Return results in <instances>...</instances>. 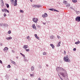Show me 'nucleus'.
<instances>
[{"mask_svg": "<svg viewBox=\"0 0 80 80\" xmlns=\"http://www.w3.org/2000/svg\"><path fill=\"white\" fill-rule=\"evenodd\" d=\"M64 61L66 62H70V59L68 58V57H64Z\"/></svg>", "mask_w": 80, "mask_h": 80, "instance_id": "nucleus-1", "label": "nucleus"}, {"mask_svg": "<svg viewBox=\"0 0 80 80\" xmlns=\"http://www.w3.org/2000/svg\"><path fill=\"white\" fill-rule=\"evenodd\" d=\"M32 7H34V8H40V7H42V6L41 5H36L33 4L32 5Z\"/></svg>", "mask_w": 80, "mask_h": 80, "instance_id": "nucleus-2", "label": "nucleus"}, {"mask_svg": "<svg viewBox=\"0 0 80 80\" xmlns=\"http://www.w3.org/2000/svg\"><path fill=\"white\" fill-rule=\"evenodd\" d=\"M38 21V19L37 18H33L32 19V21L36 23H37V22Z\"/></svg>", "mask_w": 80, "mask_h": 80, "instance_id": "nucleus-3", "label": "nucleus"}, {"mask_svg": "<svg viewBox=\"0 0 80 80\" xmlns=\"http://www.w3.org/2000/svg\"><path fill=\"white\" fill-rule=\"evenodd\" d=\"M66 73H67V72H64V73L63 72H61L60 73V75H61L62 76V77H65V75Z\"/></svg>", "mask_w": 80, "mask_h": 80, "instance_id": "nucleus-4", "label": "nucleus"}, {"mask_svg": "<svg viewBox=\"0 0 80 80\" xmlns=\"http://www.w3.org/2000/svg\"><path fill=\"white\" fill-rule=\"evenodd\" d=\"M76 21H78V22H80V17L78 16L75 18Z\"/></svg>", "mask_w": 80, "mask_h": 80, "instance_id": "nucleus-5", "label": "nucleus"}, {"mask_svg": "<svg viewBox=\"0 0 80 80\" xmlns=\"http://www.w3.org/2000/svg\"><path fill=\"white\" fill-rule=\"evenodd\" d=\"M32 27L34 29H35V30H37V28H36V26H35V24H33L32 25Z\"/></svg>", "mask_w": 80, "mask_h": 80, "instance_id": "nucleus-6", "label": "nucleus"}, {"mask_svg": "<svg viewBox=\"0 0 80 80\" xmlns=\"http://www.w3.org/2000/svg\"><path fill=\"white\" fill-rule=\"evenodd\" d=\"M23 48H25V49H27L28 48V45H24L23 47Z\"/></svg>", "mask_w": 80, "mask_h": 80, "instance_id": "nucleus-7", "label": "nucleus"}, {"mask_svg": "<svg viewBox=\"0 0 80 80\" xmlns=\"http://www.w3.org/2000/svg\"><path fill=\"white\" fill-rule=\"evenodd\" d=\"M34 36H35L36 38H37L38 40H40V38L37 36V34H35Z\"/></svg>", "mask_w": 80, "mask_h": 80, "instance_id": "nucleus-8", "label": "nucleus"}, {"mask_svg": "<svg viewBox=\"0 0 80 80\" xmlns=\"http://www.w3.org/2000/svg\"><path fill=\"white\" fill-rule=\"evenodd\" d=\"M8 48L7 47H5L3 49V51H5V50H8Z\"/></svg>", "mask_w": 80, "mask_h": 80, "instance_id": "nucleus-9", "label": "nucleus"}, {"mask_svg": "<svg viewBox=\"0 0 80 80\" xmlns=\"http://www.w3.org/2000/svg\"><path fill=\"white\" fill-rule=\"evenodd\" d=\"M61 68V67H58L57 68H56V70L57 71L60 70Z\"/></svg>", "mask_w": 80, "mask_h": 80, "instance_id": "nucleus-10", "label": "nucleus"}, {"mask_svg": "<svg viewBox=\"0 0 80 80\" xmlns=\"http://www.w3.org/2000/svg\"><path fill=\"white\" fill-rule=\"evenodd\" d=\"M12 39V37H9L8 38H6L7 40H11V39Z\"/></svg>", "mask_w": 80, "mask_h": 80, "instance_id": "nucleus-11", "label": "nucleus"}, {"mask_svg": "<svg viewBox=\"0 0 80 80\" xmlns=\"http://www.w3.org/2000/svg\"><path fill=\"white\" fill-rule=\"evenodd\" d=\"M60 70H62V71H64V72H66V70H65L62 68H61Z\"/></svg>", "mask_w": 80, "mask_h": 80, "instance_id": "nucleus-12", "label": "nucleus"}, {"mask_svg": "<svg viewBox=\"0 0 80 80\" xmlns=\"http://www.w3.org/2000/svg\"><path fill=\"white\" fill-rule=\"evenodd\" d=\"M50 38L51 39H53V38H55V36H53V35L52 36L50 37Z\"/></svg>", "mask_w": 80, "mask_h": 80, "instance_id": "nucleus-13", "label": "nucleus"}, {"mask_svg": "<svg viewBox=\"0 0 80 80\" xmlns=\"http://www.w3.org/2000/svg\"><path fill=\"white\" fill-rule=\"evenodd\" d=\"M24 62H28V60L27 59L26 57L24 58Z\"/></svg>", "mask_w": 80, "mask_h": 80, "instance_id": "nucleus-14", "label": "nucleus"}, {"mask_svg": "<svg viewBox=\"0 0 80 80\" xmlns=\"http://www.w3.org/2000/svg\"><path fill=\"white\" fill-rule=\"evenodd\" d=\"M50 46L52 47V48H53V49H54V48H55V46L53 45V44H50Z\"/></svg>", "mask_w": 80, "mask_h": 80, "instance_id": "nucleus-15", "label": "nucleus"}, {"mask_svg": "<svg viewBox=\"0 0 80 80\" xmlns=\"http://www.w3.org/2000/svg\"><path fill=\"white\" fill-rule=\"evenodd\" d=\"M11 63H12V64H14V65H16V63H15V62L12 61V60H11Z\"/></svg>", "mask_w": 80, "mask_h": 80, "instance_id": "nucleus-16", "label": "nucleus"}, {"mask_svg": "<svg viewBox=\"0 0 80 80\" xmlns=\"http://www.w3.org/2000/svg\"><path fill=\"white\" fill-rule=\"evenodd\" d=\"M66 5V6L67 7H70V4L67 3Z\"/></svg>", "mask_w": 80, "mask_h": 80, "instance_id": "nucleus-17", "label": "nucleus"}, {"mask_svg": "<svg viewBox=\"0 0 80 80\" xmlns=\"http://www.w3.org/2000/svg\"><path fill=\"white\" fill-rule=\"evenodd\" d=\"M1 5L2 7H3V6H4V2H3V1L2 2V3L1 4Z\"/></svg>", "mask_w": 80, "mask_h": 80, "instance_id": "nucleus-18", "label": "nucleus"}, {"mask_svg": "<svg viewBox=\"0 0 80 80\" xmlns=\"http://www.w3.org/2000/svg\"><path fill=\"white\" fill-rule=\"evenodd\" d=\"M31 71H33L34 70V67L32 66L31 68Z\"/></svg>", "mask_w": 80, "mask_h": 80, "instance_id": "nucleus-19", "label": "nucleus"}, {"mask_svg": "<svg viewBox=\"0 0 80 80\" xmlns=\"http://www.w3.org/2000/svg\"><path fill=\"white\" fill-rule=\"evenodd\" d=\"M76 13L77 15L79 14L80 13V11H76Z\"/></svg>", "mask_w": 80, "mask_h": 80, "instance_id": "nucleus-20", "label": "nucleus"}, {"mask_svg": "<svg viewBox=\"0 0 80 80\" xmlns=\"http://www.w3.org/2000/svg\"><path fill=\"white\" fill-rule=\"evenodd\" d=\"M61 42H59L58 44V47H60V43Z\"/></svg>", "mask_w": 80, "mask_h": 80, "instance_id": "nucleus-21", "label": "nucleus"}, {"mask_svg": "<svg viewBox=\"0 0 80 80\" xmlns=\"http://www.w3.org/2000/svg\"><path fill=\"white\" fill-rule=\"evenodd\" d=\"M53 11H54V12H59V11L57 10L56 9H53Z\"/></svg>", "mask_w": 80, "mask_h": 80, "instance_id": "nucleus-22", "label": "nucleus"}, {"mask_svg": "<svg viewBox=\"0 0 80 80\" xmlns=\"http://www.w3.org/2000/svg\"><path fill=\"white\" fill-rule=\"evenodd\" d=\"M79 43H80V41H78L75 42V44H76L77 45L79 44Z\"/></svg>", "mask_w": 80, "mask_h": 80, "instance_id": "nucleus-23", "label": "nucleus"}, {"mask_svg": "<svg viewBox=\"0 0 80 80\" xmlns=\"http://www.w3.org/2000/svg\"><path fill=\"white\" fill-rule=\"evenodd\" d=\"M7 75L6 74V76L5 77H7L6 79L7 80H8L9 79V76H7Z\"/></svg>", "mask_w": 80, "mask_h": 80, "instance_id": "nucleus-24", "label": "nucleus"}, {"mask_svg": "<svg viewBox=\"0 0 80 80\" xmlns=\"http://www.w3.org/2000/svg\"><path fill=\"white\" fill-rule=\"evenodd\" d=\"M63 3L64 4H67V1H64Z\"/></svg>", "mask_w": 80, "mask_h": 80, "instance_id": "nucleus-25", "label": "nucleus"}, {"mask_svg": "<svg viewBox=\"0 0 80 80\" xmlns=\"http://www.w3.org/2000/svg\"><path fill=\"white\" fill-rule=\"evenodd\" d=\"M44 15L45 16V17H48V15L46 13H44Z\"/></svg>", "mask_w": 80, "mask_h": 80, "instance_id": "nucleus-26", "label": "nucleus"}, {"mask_svg": "<svg viewBox=\"0 0 80 80\" xmlns=\"http://www.w3.org/2000/svg\"><path fill=\"white\" fill-rule=\"evenodd\" d=\"M72 2H73L74 3H76V2H77V0H72Z\"/></svg>", "mask_w": 80, "mask_h": 80, "instance_id": "nucleus-27", "label": "nucleus"}, {"mask_svg": "<svg viewBox=\"0 0 80 80\" xmlns=\"http://www.w3.org/2000/svg\"><path fill=\"white\" fill-rule=\"evenodd\" d=\"M25 50H26V52H29L30 51V49H26Z\"/></svg>", "mask_w": 80, "mask_h": 80, "instance_id": "nucleus-28", "label": "nucleus"}, {"mask_svg": "<svg viewBox=\"0 0 80 80\" xmlns=\"http://www.w3.org/2000/svg\"><path fill=\"white\" fill-rule=\"evenodd\" d=\"M20 12L21 13H23V12H24V11L22 10H20Z\"/></svg>", "mask_w": 80, "mask_h": 80, "instance_id": "nucleus-29", "label": "nucleus"}, {"mask_svg": "<svg viewBox=\"0 0 80 80\" xmlns=\"http://www.w3.org/2000/svg\"><path fill=\"white\" fill-rule=\"evenodd\" d=\"M49 10H51V11H53V8L49 9Z\"/></svg>", "mask_w": 80, "mask_h": 80, "instance_id": "nucleus-30", "label": "nucleus"}, {"mask_svg": "<svg viewBox=\"0 0 80 80\" xmlns=\"http://www.w3.org/2000/svg\"><path fill=\"white\" fill-rule=\"evenodd\" d=\"M34 76V75H33V74H30V77H33Z\"/></svg>", "mask_w": 80, "mask_h": 80, "instance_id": "nucleus-31", "label": "nucleus"}, {"mask_svg": "<svg viewBox=\"0 0 80 80\" xmlns=\"http://www.w3.org/2000/svg\"><path fill=\"white\" fill-rule=\"evenodd\" d=\"M17 2H15L14 3V6H17Z\"/></svg>", "mask_w": 80, "mask_h": 80, "instance_id": "nucleus-32", "label": "nucleus"}, {"mask_svg": "<svg viewBox=\"0 0 80 80\" xmlns=\"http://www.w3.org/2000/svg\"><path fill=\"white\" fill-rule=\"evenodd\" d=\"M11 2L12 4L14 3V0H11Z\"/></svg>", "mask_w": 80, "mask_h": 80, "instance_id": "nucleus-33", "label": "nucleus"}, {"mask_svg": "<svg viewBox=\"0 0 80 80\" xmlns=\"http://www.w3.org/2000/svg\"><path fill=\"white\" fill-rule=\"evenodd\" d=\"M4 26L5 27H8V24H4Z\"/></svg>", "mask_w": 80, "mask_h": 80, "instance_id": "nucleus-34", "label": "nucleus"}, {"mask_svg": "<svg viewBox=\"0 0 80 80\" xmlns=\"http://www.w3.org/2000/svg\"><path fill=\"white\" fill-rule=\"evenodd\" d=\"M8 34H10L11 33V31H9L8 32Z\"/></svg>", "mask_w": 80, "mask_h": 80, "instance_id": "nucleus-35", "label": "nucleus"}, {"mask_svg": "<svg viewBox=\"0 0 80 80\" xmlns=\"http://www.w3.org/2000/svg\"><path fill=\"white\" fill-rule=\"evenodd\" d=\"M8 68H10V67H11V66H10V65H8Z\"/></svg>", "mask_w": 80, "mask_h": 80, "instance_id": "nucleus-36", "label": "nucleus"}, {"mask_svg": "<svg viewBox=\"0 0 80 80\" xmlns=\"http://www.w3.org/2000/svg\"><path fill=\"white\" fill-rule=\"evenodd\" d=\"M6 6L7 8H8L9 7V5L8 4H6Z\"/></svg>", "mask_w": 80, "mask_h": 80, "instance_id": "nucleus-37", "label": "nucleus"}, {"mask_svg": "<svg viewBox=\"0 0 80 80\" xmlns=\"http://www.w3.org/2000/svg\"><path fill=\"white\" fill-rule=\"evenodd\" d=\"M43 55H47V53L46 52H43Z\"/></svg>", "mask_w": 80, "mask_h": 80, "instance_id": "nucleus-38", "label": "nucleus"}, {"mask_svg": "<svg viewBox=\"0 0 80 80\" xmlns=\"http://www.w3.org/2000/svg\"><path fill=\"white\" fill-rule=\"evenodd\" d=\"M42 17L43 18H46L44 14H43V15H42Z\"/></svg>", "mask_w": 80, "mask_h": 80, "instance_id": "nucleus-39", "label": "nucleus"}, {"mask_svg": "<svg viewBox=\"0 0 80 80\" xmlns=\"http://www.w3.org/2000/svg\"><path fill=\"white\" fill-rule=\"evenodd\" d=\"M63 54H64V55H65V54H66V51H65V50L64 51Z\"/></svg>", "mask_w": 80, "mask_h": 80, "instance_id": "nucleus-40", "label": "nucleus"}, {"mask_svg": "<svg viewBox=\"0 0 80 80\" xmlns=\"http://www.w3.org/2000/svg\"><path fill=\"white\" fill-rule=\"evenodd\" d=\"M38 68H42V66L40 65H39L38 66Z\"/></svg>", "mask_w": 80, "mask_h": 80, "instance_id": "nucleus-41", "label": "nucleus"}, {"mask_svg": "<svg viewBox=\"0 0 80 80\" xmlns=\"http://www.w3.org/2000/svg\"><path fill=\"white\" fill-rule=\"evenodd\" d=\"M6 16H7V15L6 14V13H4V16L6 17Z\"/></svg>", "mask_w": 80, "mask_h": 80, "instance_id": "nucleus-42", "label": "nucleus"}, {"mask_svg": "<svg viewBox=\"0 0 80 80\" xmlns=\"http://www.w3.org/2000/svg\"><path fill=\"white\" fill-rule=\"evenodd\" d=\"M29 38H30V37H29V36H28L26 38H27V39H29Z\"/></svg>", "mask_w": 80, "mask_h": 80, "instance_id": "nucleus-43", "label": "nucleus"}, {"mask_svg": "<svg viewBox=\"0 0 80 80\" xmlns=\"http://www.w3.org/2000/svg\"><path fill=\"white\" fill-rule=\"evenodd\" d=\"M37 27H38V28H41V27L39 25H37Z\"/></svg>", "mask_w": 80, "mask_h": 80, "instance_id": "nucleus-44", "label": "nucleus"}, {"mask_svg": "<svg viewBox=\"0 0 80 80\" xmlns=\"http://www.w3.org/2000/svg\"><path fill=\"white\" fill-rule=\"evenodd\" d=\"M22 57L24 58H25V55H24V54H22Z\"/></svg>", "mask_w": 80, "mask_h": 80, "instance_id": "nucleus-45", "label": "nucleus"}, {"mask_svg": "<svg viewBox=\"0 0 80 80\" xmlns=\"http://www.w3.org/2000/svg\"><path fill=\"white\" fill-rule=\"evenodd\" d=\"M2 11L3 12H5V9H2Z\"/></svg>", "mask_w": 80, "mask_h": 80, "instance_id": "nucleus-46", "label": "nucleus"}, {"mask_svg": "<svg viewBox=\"0 0 80 80\" xmlns=\"http://www.w3.org/2000/svg\"><path fill=\"white\" fill-rule=\"evenodd\" d=\"M15 3H17V0H15L14 1Z\"/></svg>", "mask_w": 80, "mask_h": 80, "instance_id": "nucleus-47", "label": "nucleus"}, {"mask_svg": "<svg viewBox=\"0 0 80 80\" xmlns=\"http://www.w3.org/2000/svg\"><path fill=\"white\" fill-rule=\"evenodd\" d=\"M0 63H1V64H2V60H0Z\"/></svg>", "mask_w": 80, "mask_h": 80, "instance_id": "nucleus-48", "label": "nucleus"}, {"mask_svg": "<svg viewBox=\"0 0 80 80\" xmlns=\"http://www.w3.org/2000/svg\"><path fill=\"white\" fill-rule=\"evenodd\" d=\"M12 53H15V51L13 50H12Z\"/></svg>", "mask_w": 80, "mask_h": 80, "instance_id": "nucleus-49", "label": "nucleus"}, {"mask_svg": "<svg viewBox=\"0 0 80 80\" xmlns=\"http://www.w3.org/2000/svg\"><path fill=\"white\" fill-rule=\"evenodd\" d=\"M70 8L72 9H73V10H74V9L73 8V7H70Z\"/></svg>", "mask_w": 80, "mask_h": 80, "instance_id": "nucleus-50", "label": "nucleus"}, {"mask_svg": "<svg viewBox=\"0 0 80 80\" xmlns=\"http://www.w3.org/2000/svg\"><path fill=\"white\" fill-rule=\"evenodd\" d=\"M0 45L1 46H3V44H2V43H0Z\"/></svg>", "mask_w": 80, "mask_h": 80, "instance_id": "nucleus-51", "label": "nucleus"}, {"mask_svg": "<svg viewBox=\"0 0 80 80\" xmlns=\"http://www.w3.org/2000/svg\"><path fill=\"white\" fill-rule=\"evenodd\" d=\"M73 50L74 51H76V48H74L73 49Z\"/></svg>", "mask_w": 80, "mask_h": 80, "instance_id": "nucleus-52", "label": "nucleus"}, {"mask_svg": "<svg viewBox=\"0 0 80 80\" xmlns=\"http://www.w3.org/2000/svg\"><path fill=\"white\" fill-rule=\"evenodd\" d=\"M7 12L8 13H9V11L7 9Z\"/></svg>", "mask_w": 80, "mask_h": 80, "instance_id": "nucleus-53", "label": "nucleus"}, {"mask_svg": "<svg viewBox=\"0 0 80 80\" xmlns=\"http://www.w3.org/2000/svg\"><path fill=\"white\" fill-rule=\"evenodd\" d=\"M60 79H61L62 80H63V79H62V77H59Z\"/></svg>", "mask_w": 80, "mask_h": 80, "instance_id": "nucleus-54", "label": "nucleus"}, {"mask_svg": "<svg viewBox=\"0 0 80 80\" xmlns=\"http://www.w3.org/2000/svg\"><path fill=\"white\" fill-rule=\"evenodd\" d=\"M38 79L39 80H42V79H41L40 78H39Z\"/></svg>", "mask_w": 80, "mask_h": 80, "instance_id": "nucleus-55", "label": "nucleus"}, {"mask_svg": "<svg viewBox=\"0 0 80 80\" xmlns=\"http://www.w3.org/2000/svg\"><path fill=\"white\" fill-rule=\"evenodd\" d=\"M59 37H60V36H57V38H59Z\"/></svg>", "mask_w": 80, "mask_h": 80, "instance_id": "nucleus-56", "label": "nucleus"}, {"mask_svg": "<svg viewBox=\"0 0 80 80\" xmlns=\"http://www.w3.org/2000/svg\"><path fill=\"white\" fill-rule=\"evenodd\" d=\"M43 24L44 25H45L46 24V23L45 22H43Z\"/></svg>", "mask_w": 80, "mask_h": 80, "instance_id": "nucleus-57", "label": "nucleus"}, {"mask_svg": "<svg viewBox=\"0 0 80 80\" xmlns=\"http://www.w3.org/2000/svg\"><path fill=\"white\" fill-rule=\"evenodd\" d=\"M7 9H5V12H7Z\"/></svg>", "mask_w": 80, "mask_h": 80, "instance_id": "nucleus-58", "label": "nucleus"}, {"mask_svg": "<svg viewBox=\"0 0 80 80\" xmlns=\"http://www.w3.org/2000/svg\"><path fill=\"white\" fill-rule=\"evenodd\" d=\"M20 54H21V55H23V54H22V53H21V52H20Z\"/></svg>", "mask_w": 80, "mask_h": 80, "instance_id": "nucleus-59", "label": "nucleus"}, {"mask_svg": "<svg viewBox=\"0 0 80 80\" xmlns=\"http://www.w3.org/2000/svg\"><path fill=\"white\" fill-rule=\"evenodd\" d=\"M16 58H17V59H18V57H16Z\"/></svg>", "mask_w": 80, "mask_h": 80, "instance_id": "nucleus-60", "label": "nucleus"}, {"mask_svg": "<svg viewBox=\"0 0 80 80\" xmlns=\"http://www.w3.org/2000/svg\"><path fill=\"white\" fill-rule=\"evenodd\" d=\"M30 0V2H32V0Z\"/></svg>", "mask_w": 80, "mask_h": 80, "instance_id": "nucleus-61", "label": "nucleus"}, {"mask_svg": "<svg viewBox=\"0 0 80 80\" xmlns=\"http://www.w3.org/2000/svg\"><path fill=\"white\" fill-rule=\"evenodd\" d=\"M0 26H2L1 23H0Z\"/></svg>", "mask_w": 80, "mask_h": 80, "instance_id": "nucleus-62", "label": "nucleus"}, {"mask_svg": "<svg viewBox=\"0 0 80 80\" xmlns=\"http://www.w3.org/2000/svg\"><path fill=\"white\" fill-rule=\"evenodd\" d=\"M74 12H76V10H75V9H74Z\"/></svg>", "mask_w": 80, "mask_h": 80, "instance_id": "nucleus-63", "label": "nucleus"}, {"mask_svg": "<svg viewBox=\"0 0 80 80\" xmlns=\"http://www.w3.org/2000/svg\"><path fill=\"white\" fill-rule=\"evenodd\" d=\"M22 80H25V78H23V79H22Z\"/></svg>", "mask_w": 80, "mask_h": 80, "instance_id": "nucleus-64", "label": "nucleus"}]
</instances>
